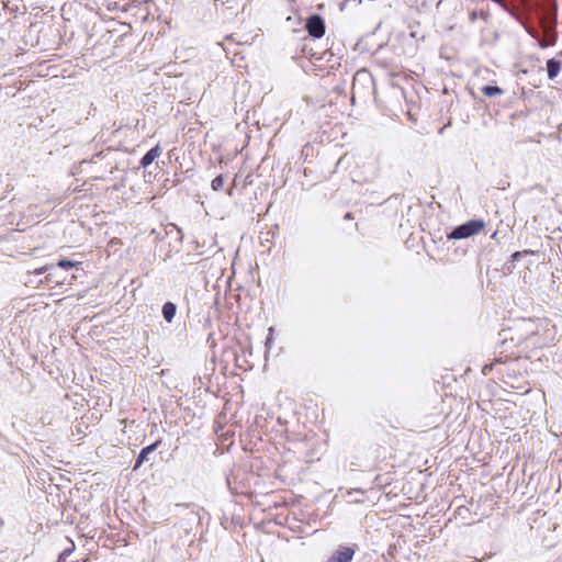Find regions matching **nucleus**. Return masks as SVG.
<instances>
[{"label": "nucleus", "instance_id": "nucleus-1", "mask_svg": "<svg viewBox=\"0 0 562 562\" xmlns=\"http://www.w3.org/2000/svg\"><path fill=\"white\" fill-rule=\"evenodd\" d=\"M538 333V325L532 319H522L510 327L502 331L503 345H506L508 341L514 344L515 346H521L529 340L533 339V337Z\"/></svg>", "mask_w": 562, "mask_h": 562}, {"label": "nucleus", "instance_id": "nucleus-2", "mask_svg": "<svg viewBox=\"0 0 562 562\" xmlns=\"http://www.w3.org/2000/svg\"><path fill=\"white\" fill-rule=\"evenodd\" d=\"M485 226V222L483 220H470L456 228L448 234L449 239H464L477 234Z\"/></svg>", "mask_w": 562, "mask_h": 562}, {"label": "nucleus", "instance_id": "nucleus-3", "mask_svg": "<svg viewBox=\"0 0 562 562\" xmlns=\"http://www.w3.org/2000/svg\"><path fill=\"white\" fill-rule=\"evenodd\" d=\"M307 33L314 38H321L325 34V22L318 14L311 15L305 23Z\"/></svg>", "mask_w": 562, "mask_h": 562}, {"label": "nucleus", "instance_id": "nucleus-4", "mask_svg": "<svg viewBox=\"0 0 562 562\" xmlns=\"http://www.w3.org/2000/svg\"><path fill=\"white\" fill-rule=\"evenodd\" d=\"M356 554V546H339L328 557L326 562H352Z\"/></svg>", "mask_w": 562, "mask_h": 562}, {"label": "nucleus", "instance_id": "nucleus-5", "mask_svg": "<svg viewBox=\"0 0 562 562\" xmlns=\"http://www.w3.org/2000/svg\"><path fill=\"white\" fill-rule=\"evenodd\" d=\"M160 443H161V440H157L156 442H154V443H151V445H149L147 447H144L140 450V452H139V454H138V457H137V459L135 461L134 470L138 469L145 461H147L148 460V456L153 451H155Z\"/></svg>", "mask_w": 562, "mask_h": 562}, {"label": "nucleus", "instance_id": "nucleus-6", "mask_svg": "<svg viewBox=\"0 0 562 562\" xmlns=\"http://www.w3.org/2000/svg\"><path fill=\"white\" fill-rule=\"evenodd\" d=\"M161 154L160 147L157 145L149 149L140 159V166L143 168L148 167L159 155Z\"/></svg>", "mask_w": 562, "mask_h": 562}, {"label": "nucleus", "instance_id": "nucleus-7", "mask_svg": "<svg viewBox=\"0 0 562 562\" xmlns=\"http://www.w3.org/2000/svg\"><path fill=\"white\" fill-rule=\"evenodd\" d=\"M562 63L558 59L551 58L547 61V72L549 79H554L561 71Z\"/></svg>", "mask_w": 562, "mask_h": 562}, {"label": "nucleus", "instance_id": "nucleus-8", "mask_svg": "<svg viewBox=\"0 0 562 562\" xmlns=\"http://www.w3.org/2000/svg\"><path fill=\"white\" fill-rule=\"evenodd\" d=\"M177 306L172 302H167L162 305V316L167 323H171L176 316Z\"/></svg>", "mask_w": 562, "mask_h": 562}, {"label": "nucleus", "instance_id": "nucleus-9", "mask_svg": "<svg viewBox=\"0 0 562 562\" xmlns=\"http://www.w3.org/2000/svg\"><path fill=\"white\" fill-rule=\"evenodd\" d=\"M482 93L486 97H494L503 93V90L497 86H484Z\"/></svg>", "mask_w": 562, "mask_h": 562}, {"label": "nucleus", "instance_id": "nucleus-10", "mask_svg": "<svg viewBox=\"0 0 562 562\" xmlns=\"http://www.w3.org/2000/svg\"><path fill=\"white\" fill-rule=\"evenodd\" d=\"M211 186H212V189L214 191H221L223 189V187H224V178H223V176L220 175V176L215 177L212 180Z\"/></svg>", "mask_w": 562, "mask_h": 562}, {"label": "nucleus", "instance_id": "nucleus-11", "mask_svg": "<svg viewBox=\"0 0 562 562\" xmlns=\"http://www.w3.org/2000/svg\"><path fill=\"white\" fill-rule=\"evenodd\" d=\"M77 265V262L75 261H71L69 259H61L57 262V267L61 268V269H69V268H72Z\"/></svg>", "mask_w": 562, "mask_h": 562}, {"label": "nucleus", "instance_id": "nucleus-12", "mask_svg": "<svg viewBox=\"0 0 562 562\" xmlns=\"http://www.w3.org/2000/svg\"><path fill=\"white\" fill-rule=\"evenodd\" d=\"M532 250L516 251L512 255V261H518L522 256L533 255Z\"/></svg>", "mask_w": 562, "mask_h": 562}, {"label": "nucleus", "instance_id": "nucleus-13", "mask_svg": "<svg viewBox=\"0 0 562 562\" xmlns=\"http://www.w3.org/2000/svg\"><path fill=\"white\" fill-rule=\"evenodd\" d=\"M273 333H274L273 327H270V328L268 329V336H267V338H266V347H267L268 349L270 348V345H271V342H272V340H273Z\"/></svg>", "mask_w": 562, "mask_h": 562}, {"label": "nucleus", "instance_id": "nucleus-14", "mask_svg": "<svg viewBox=\"0 0 562 562\" xmlns=\"http://www.w3.org/2000/svg\"><path fill=\"white\" fill-rule=\"evenodd\" d=\"M49 268H50V266H43L41 268L35 269L33 271V273L36 276H40V274H43L44 272H46Z\"/></svg>", "mask_w": 562, "mask_h": 562}, {"label": "nucleus", "instance_id": "nucleus-15", "mask_svg": "<svg viewBox=\"0 0 562 562\" xmlns=\"http://www.w3.org/2000/svg\"><path fill=\"white\" fill-rule=\"evenodd\" d=\"M71 551H72V549H67V550H65V551L63 552V555H67V554H69Z\"/></svg>", "mask_w": 562, "mask_h": 562}, {"label": "nucleus", "instance_id": "nucleus-16", "mask_svg": "<svg viewBox=\"0 0 562 562\" xmlns=\"http://www.w3.org/2000/svg\"><path fill=\"white\" fill-rule=\"evenodd\" d=\"M345 218H347V220L351 218V214H350V213H347V214H346V216H345Z\"/></svg>", "mask_w": 562, "mask_h": 562}, {"label": "nucleus", "instance_id": "nucleus-17", "mask_svg": "<svg viewBox=\"0 0 562 562\" xmlns=\"http://www.w3.org/2000/svg\"><path fill=\"white\" fill-rule=\"evenodd\" d=\"M497 232L492 235V238H496Z\"/></svg>", "mask_w": 562, "mask_h": 562}, {"label": "nucleus", "instance_id": "nucleus-18", "mask_svg": "<svg viewBox=\"0 0 562 562\" xmlns=\"http://www.w3.org/2000/svg\"><path fill=\"white\" fill-rule=\"evenodd\" d=\"M487 366L483 368V372L486 373Z\"/></svg>", "mask_w": 562, "mask_h": 562}]
</instances>
